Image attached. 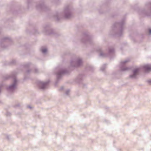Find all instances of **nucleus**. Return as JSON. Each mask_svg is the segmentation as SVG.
Masks as SVG:
<instances>
[{"mask_svg":"<svg viewBox=\"0 0 151 151\" xmlns=\"http://www.w3.org/2000/svg\"><path fill=\"white\" fill-rule=\"evenodd\" d=\"M27 76H24V80H25L27 79Z\"/></svg>","mask_w":151,"mask_h":151,"instance_id":"35","label":"nucleus"},{"mask_svg":"<svg viewBox=\"0 0 151 151\" xmlns=\"http://www.w3.org/2000/svg\"><path fill=\"white\" fill-rule=\"evenodd\" d=\"M82 76H77L75 79V82L80 84L83 88H86V85L83 83Z\"/></svg>","mask_w":151,"mask_h":151,"instance_id":"13","label":"nucleus"},{"mask_svg":"<svg viewBox=\"0 0 151 151\" xmlns=\"http://www.w3.org/2000/svg\"><path fill=\"white\" fill-rule=\"evenodd\" d=\"M141 68H137L134 69L132 70L133 74L130 76H136L140 72Z\"/></svg>","mask_w":151,"mask_h":151,"instance_id":"16","label":"nucleus"},{"mask_svg":"<svg viewBox=\"0 0 151 151\" xmlns=\"http://www.w3.org/2000/svg\"><path fill=\"white\" fill-rule=\"evenodd\" d=\"M20 106V104L19 103H18L16 105L14 106V108H17L18 107H19Z\"/></svg>","mask_w":151,"mask_h":151,"instance_id":"28","label":"nucleus"},{"mask_svg":"<svg viewBox=\"0 0 151 151\" xmlns=\"http://www.w3.org/2000/svg\"><path fill=\"white\" fill-rule=\"evenodd\" d=\"M106 64H104L100 68V70L102 71H103L105 69L106 67Z\"/></svg>","mask_w":151,"mask_h":151,"instance_id":"21","label":"nucleus"},{"mask_svg":"<svg viewBox=\"0 0 151 151\" xmlns=\"http://www.w3.org/2000/svg\"><path fill=\"white\" fill-rule=\"evenodd\" d=\"M25 72L27 74H29L33 72V71L31 69H28L26 70Z\"/></svg>","mask_w":151,"mask_h":151,"instance_id":"23","label":"nucleus"},{"mask_svg":"<svg viewBox=\"0 0 151 151\" xmlns=\"http://www.w3.org/2000/svg\"><path fill=\"white\" fill-rule=\"evenodd\" d=\"M64 87L63 86H62L59 89L60 91H61L64 89Z\"/></svg>","mask_w":151,"mask_h":151,"instance_id":"31","label":"nucleus"},{"mask_svg":"<svg viewBox=\"0 0 151 151\" xmlns=\"http://www.w3.org/2000/svg\"><path fill=\"white\" fill-rule=\"evenodd\" d=\"M149 34L150 35L151 34V29H149Z\"/></svg>","mask_w":151,"mask_h":151,"instance_id":"34","label":"nucleus"},{"mask_svg":"<svg viewBox=\"0 0 151 151\" xmlns=\"http://www.w3.org/2000/svg\"><path fill=\"white\" fill-rule=\"evenodd\" d=\"M137 76H129V78L131 79H135L137 78Z\"/></svg>","mask_w":151,"mask_h":151,"instance_id":"27","label":"nucleus"},{"mask_svg":"<svg viewBox=\"0 0 151 151\" xmlns=\"http://www.w3.org/2000/svg\"><path fill=\"white\" fill-rule=\"evenodd\" d=\"M81 41L83 43H88L91 44L92 42V38L88 33L85 32L83 34V35L81 39Z\"/></svg>","mask_w":151,"mask_h":151,"instance_id":"6","label":"nucleus"},{"mask_svg":"<svg viewBox=\"0 0 151 151\" xmlns=\"http://www.w3.org/2000/svg\"><path fill=\"white\" fill-rule=\"evenodd\" d=\"M70 92V90L69 89L65 91V94L67 96L68 95Z\"/></svg>","mask_w":151,"mask_h":151,"instance_id":"26","label":"nucleus"},{"mask_svg":"<svg viewBox=\"0 0 151 151\" xmlns=\"http://www.w3.org/2000/svg\"><path fill=\"white\" fill-rule=\"evenodd\" d=\"M96 52L99 54L100 57L104 58L108 57L109 55L113 54L114 49L113 47H110L108 50V53H106V50L104 49L101 47H98L96 49Z\"/></svg>","mask_w":151,"mask_h":151,"instance_id":"2","label":"nucleus"},{"mask_svg":"<svg viewBox=\"0 0 151 151\" xmlns=\"http://www.w3.org/2000/svg\"><path fill=\"white\" fill-rule=\"evenodd\" d=\"M18 81L16 77H14L13 83L6 87V90L9 92L14 93L17 88Z\"/></svg>","mask_w":151,"mask_h":151,"instance_id":"4","label":"nucleus"},{"mask_svg":"<svg viewBox=\"0 0 151 151\" xmlns=\"http://www.w3.org/2000/svg\"><path fill=\"white\" fill-rule=\"evenodd\" d=\"M6 115L7 116H10L11 115V113L9 112H7L6 113Z\"/></svg>","mask_w":151,"mask_h":151,"instance_id":"29","label":"nucleus"},{"mask_svg":"<svg viewBox=\"0 0 151 151\" xmlns=\"http://www.w3.org/2000/svg\"><path fill=\"white\" fill-rule=\"evenodd\" d=\"M11 76H15V75H12Z\"/></svg>","mask_w":151,"mask_h":151,"instance_id":"39","label":"nucleus"},{"mask_svg":"<svg viewBox=\"0 0 151 151\" xmlns=\"http://www.w3.org/2000/svg\"><path fill=\"white\" fill-rule=\"evenodd\" d=\"M83 64L82 59L81 58L77 57L74 60H72L70 62V65L74 67H79Z\"/></svg>","mask_w":151,"mask_h":151,"instance_id":"7","label":"nucleus"},{"mask_svg":"<svg viewBox=\"0 0 151 151\" xmlns=\"http://www.w3.org/2000/svg\"><path fill=\"white\" fill-rule=\"evenodd\" d=\"M125 24V19H122L121 22H116L114 24L112 27L114 36H121L123 33V25Z\"/></svg>","mask_w":151,"mask_h":151,"instance_id":"1","label":"nucleus"},{"mask_svg":"<svg viewBox=\"0 0 151 151\" xmlns=\"http://www.w3.org/2000/svg\"><path fill=\"white\" fill-rule=\"evenodd\" d=\"M130 60L129 58H127L124 60L120 62V70L122 71H128L131 69L130 67H127L126 64L129 62Z\"/></svg>","mask_w":151,"mask_h":151,"instance_id":"5","label":"nucleus"},{"mask_svg":"<svg viewBox=\"0 0 151 151\" xmlns=\"http://www.w3.org/2000/svg\"><path fill=\"white\" fill-rule=\"evenodd\" d=\"M147 82L149 84L151 85V79H150L147 80Z\"/></svg>","mask_w":151,"mask_h":151,"instance_id":"30","label":"nucleus"},{"mask_svg":"<svg viewBox=\"0 0 151 151\" xmlns=\"http://www.w3.org/2000/svg\"><path fill=\"white\" fill-rule=\"evenodd\" d=\"M38 72V70L37 68H35L34 70V72L37 73Z\"/></svg>","mask_w":151,"mask_h":151,"instance_id":"32","label":"nucleus"},{"mask_svg":"<svg viewBox=\"0 0 151 151\" xmlns=\"http://www.w3.org/2000/svg\"><path fill=\"white\" fill-rule=\"evenodd\" d=\"M16 77V76H3L2 79L4 81H6L11 78L13 79L14 77Z\"/></svg>","mask_w":151,"mask_h":151,"instance_id":"19","label":"nucleus"},{"mask_svg":"<svg viewBox=\"0 0 151 151\" xmlns=\"http://www.w3.org/2000/svg\"><path fill=\"white\" fill-rule=\"evenodd\" d=\"M16 63V60H13L10 61V64L13 65L15 64Z\"/></svg>","mask_w":151,"mask_h":151,"instance_id":"25","label":"nucleus"},{"mask_svg":"<svg viewBox=\"0 0 151 151\" xmlns=\"http://www.w3.org/2000/svg\"><path fill=\"white\" fill-rule=\"evenodd\" d=\"M27 2H28V3H29V1H28V0H27Z\"/></svg>","mask_w":151,"mask_h":151,"instance_id":"38","label":"nucleus"},{"mask_svg":"<svg viewBox=\"0 0 151 151\" xmlns=\"http://www.w3.org/2000/svg\"><path fill=\"white\" fill-rule=\"evenodd\" d=\"M54 72L56 76H61L68 74L70 71L65 68L59 69L57 67L55 69Z\"/></svg>","mask_w":151,"mask_h":151,"instance_id":"9","label":"nucleus"},{"mask_svg":"<svg viewBox=\"0 0 151 151\" xmlns=\"http://www.w3.org/2000/svg\"><path fill=\"white\" fill-rule=\"evenodd\" d=\"M63 76H57L55 82V86H57L58 82L62 79Z\"/></svg>","mask_w":151,"mask_h":151,"instance_id":"18","label":"nucleus"},{"mask_svg":"<svg viewBox=\"0 0 151 151\" xmlns=\"http://www.w3.org/2000/svg\"><path fill=\"white\" fill-rule=\"evenodd\" d=\"M51 29H50V26L49 25H45L43 31L47 35L50 34L52 33L51 32Z\"/></svg>","mask_w":151,"mask_h":151,"instance_id":"14","label":"nucleus"},{"mask_svg":"<svg viewBox=\"0 0 151 151\" xmlns=\"http://www.w3.org/2000/svg\"><path fill=\"white\" fill-rule=\"evenodd\" d=\"M72 16V12L71 7L69 6H68L65 9L64 12V17L66 19H69Z\"/></svg>","mask_w":151,"mask_h":151,"instance_id":"10","label":"nucleus"},{"mask_svg":"<svg viewBox=\"0 0 151 151\" xmlns=\"http://www.w3.org/2000/svg\"><path fill=\"white\" fill-rule=\"evenodd\" d=\"M12 42V40L9 37H5L2 38L1 40L0 45L1 46L4 48H6V46L5 45L8 43L10 45Z\"/></svg>","mask_w":151,"mask_h":151,"instance_id":"8","label":"nucleus"},{"mask_svg":"<svg viewBox=\"0 0 151 151\" xmlns=\"http://www.w3.org/2000/svg\"><path fill=\"white\" fill-rule=\"evenodd\" d=\"M27 107L30 109L32 108V107L29 105L27 106Z\"/></svg>","mask_w":151,"mask_h":151,"instance_id":"36","label":"nucleus"},{"mask_svg":"<svg viewBox=\"0 0 151 151\" xmlns=\"http://www.w3.org/2000/svg\"><path fill=\"white\" fill-rule=\"evenodd\" d=\"M36 8L38 10L47 11L49 9V7L46 6L43 3H41L36 6Z\"/></svg>","mask_w":151,"mask_h":151,"instance_id":"12","label":"nucleus"},{"mask_svg":"<svg viewBox=\"0 0 151 151\" xmlns=\"http://www.w3.org/2000/svg\"><path fill=\"white\" fill-rule=\"evenodd\" d=\"M138 12L139 14L143 16L151 15V1L147 2L144 9H139Z\"/></svg>","mask_w":151,"mask_h":151,"instance_id":"3","label":"nucleus"},{"mask_svg":"<svg viewBox=\"0 0 151 151\" xmlns=\"http://www.w3.org/2000/svg\"><path fill=\"white\" fill-rule=\"evenodd\" d=\"M41 51L43 54H45L47 52V49L46 48L42 47L41 49Z\"/></svg>","mask_w":151,"mask_h":151,"instance_id":"22","label":"nucleus"},{"mask_svg":"<svg viewBox=\"0 0 151 151\" xmlns=\"http://www.w3.org/2000/svg\"><path fill=\"white\" fill-rule=\"evenodd\" d=\"M143 68L145 72H147L151 70V65H146L143 66Z\"/></svg>","mask_w":151,"mask_h":151,"instance_id":"15","label":"nucleus"},{"mask_svg":"<svg viewBox=\"0 0 151 151\" xmlns=\"http://www.w3.org/2000/svg\"><path fill=\"white\" fill-rule=\"evenodd\" d=\"M31 63H24L23 65V67L25 68H27L29 67L30 65H31Z\"/></svg>","mask_w":151,"mask_h":151,"instance_id":"20","label":"nucleus"},{"mask_svg":"<svg viewBox=\"0 0 151 151\" xmlns=\"http://www.w3.org/2000/svg\"><path fill=\"white\" fill-rule=\"evenodd\" d=\"M6 137L7 139H9V137L8 136H7Z\"/></svg>","mask_w":151,"mask_h":151,"instance_id":"37","label":"nucleus"},{"mask_svg":"<svg viewBox=\"0 0 151 151\" xmlns=\"http://www.w3.org/2000/svg\"><path fill=\"white\" fill-rule=\"evenodd\" d=\"M50 82V81L49 80L44 82L40 80H37L36 83L40 88L44 89L47 88Z\"/></svg>","mask_w":151,"mask_h":151,"instance_id":"11","label":"nucleus"},{"mask_svg":"<svg viewBox=\"0 0 151 151\" xmlns=\"http://www.w3.org/2000/svg\"><path fill=\"white\" fill-rule=\"evenodd\" d=\"M54 17L56 19V20L58 21L62 17L61 16V14L57 12L54 15Z\"/></svg>","mask_w":151,"mask_h":151,"instance_id":"17","label":"nucleus"},{"mask_svg":"<svg viewBox=\"0 0 151 151\" xmlns=\"http://www.w3.org/2000/svg\"><path fill=\"white\" fill-rule=\"evenodd\" d=\"M86 69L87 70H93L94 69V68L91 65H89L87 66L86 67Z\"/></svg>","mask_w":151,"mask_h":151,"instance_id":"24","label":"nucleus"},{"mask_svg":"<svg viewBox=\"0 0 151 151\" xmlns=\"http://www.w3.org/2000/svg\"><path fill=\"white\" fill-rule=\"evenodd\" d=\"M2 87H3V85H1L0 86V93H1V88H2Z\"/></svg>","mask_w":151,"mask_h":151,"instance_id":"33","label":"nucleus"}]
</instances>
